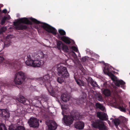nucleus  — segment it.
<instances>
[{"label": "nucleus", "mask_w": 130, "mask_h": 130, "mask_svg": "<svg viewBox=\"0 0 130 130\" xmlns=\"http://www.w3.org/2000/svg\"><path fill=\"white\" fill-rule=\"evenodd\" d=\"M39 83L41 85L45 84V87L51 95L53 97H56L58 95V90L55 91L53 89V88L50 83V78L49 74L44 76L43 77L39 78Z\"/></svg>", "instance_id": "nucleus-1"}, {"label": "nucleus", "mask_w": 130, "mask_h": 130, "mask_svg": "<svg viewBox=\"0 0 130 130\" xmlns=\"http://www.w3.org/2000/svg\"><path fill=\"white\" fill-rule=\"evenodd\" d=\"M32 56L35 58L32 67L35 68L42 67L46 60V58L47 57V55L44 54L42 52L38 54L37 53H34L33 54Z\"/></svg>", "instance_id": "nucleus-2"}, {"label": "nucleus", "mask_w": 130, "mask_h": 130, "mask_svg": "<svg viewBox=\"0 0 130 130\" xmlns=\"http://www.w3.org/2000/svg\"><path fill=\"white\" fill-rule=\"evenodd\" d=\"M62 109L63 110L62 112V114L63 116V119L67 125H69L72 124L74 120L73 118L77 119L79 117V113L77 111L74 110H73L70 112L71 116L64 115L63 110L67 109V108L63 107H62Z\"/></svg>", "instance_id": "nucleus-3"}, {"label": "nucleus", "mask_w": 130, "mask_h": 130, "mask_svg": "<svg viewBox=\"0 0 130 130\" xmlns=\"http://www.w3.org/2000/svg\"><path fill=\"white\" fill-rule=\"evenodd\" d=\"M20 23H24L26 24L32 25V22L27 18H23L20 19L17 21L13 22V25L15 26V28L18 30H23L27 29L28 26L23 24H20Z\"/></svg>", "instance_id": "nucleus-4"}, {"label": "nucleus", "mask_w": 130, "mask_h": 130, "mask_svg": "<svg viewBox=\"0 0 130 130\" xmlns=\"http://www.w3.org/2000/svg\"><path fill=\"white\" fill-rule=\"evenodd\" d=\"M58 75L61 77H58L57 78V82L60 84H61L64 82L63 78L65 79L68 77L69 74L66 67L60 66L57 68Z\"/></svg>", "instance_id": "nucleus-5"}, {"label": "nucleus", "mask_w": 130, "mask_h": 130, "mask_svg": "<svg viewBox=\"0 0 130 130\" xmlns=\"http://www.w3.org/2000/svg\"><path fill=\"white\" fill-rule=\"evenodd\" d=\"M30 20L33 23L37 24H42L41 27L47 32L52 33L54 35L57 34V30L54 27L48 24L44 23H42L36 19L32 18H30Z\"/></svg>", "instance_id": "nucleus-6"}, {"label": "nucleus", "mask_w": 130, "mask_h": 130, "mask_svg": "<svg viewBox=\"0 0 130 130\" xmlns=\"http://www.w3.org/2000/svg\"><path fill=\"white\" fill-rule=\"evenodd\" d=\"M24 73L22 71L19 72L15 74L14 81L16 84L20 85L24 80L25 78Z\"/></svg>", "instance_id": "nucleus-7"}, {"label": "nucleus", "mask_w": 130, "mask_h": 130, "mask_svg": "<svg viewBox=\"0 0 130 130\" xmlns=\"http://www.w3.org/2000/svg\"><path fill=\"white\" fill-rule=\"evenodd\" d=\"M92 125L93 127L99 129V130H108V127L105 125L104 122L99 120L93 122Z\"/></svg>", "instance_id": "nucleus-8"}, {"label": "nucleus", "mask_w": 130, "mask_h": 130, "mask_svg": "<svg viewBox=\"0 0 130 130\" xmlns=\"http://www.w3.org/2000/svg\"><path fill=\"white\" fill-rule=\"evenodd\" d=\"M28 122L31 127H38L39 126V120L36 118L31 117Z\"/></svg>", "instance_id": "nucleus-9"}, {"label": "nucleus", "mask_w": 130, "mask_h": 130, "mask_svg": "<svg viewBox=\"0 0 130 130\" xmlns=\"http://www.w3.org/2000/svg\"><path fill=\"white\" fill-rule=\"evenodd\" d=\"M47 125L48 128L50 130H55L57 128V125L56 122L54 121L50 120L48 123H47Z\"/></svg>", "instance_id": "nucleus-10"}, {"label": "nucleus", "mask_w": 130, "mask_h": 130, "mask_svg": "<svg viewBox=\"0 0 130 130\" xmlns=\"http://www.w3.org/2000/svg\"><path fill=\"white\" fill-rule=\"evenodd\" d=\"M17 100L19 102L23 103L24 105H27L29 104V101L22 95H20L16 98Z\"/></svg>", "instance_id": "nucleus-11"}, {"label": "nucleus", "mask_w": 130, "mask_h": 130, "mask_svg": "<svg viewBox=\"0 0 130 130\" xmlns=\"http://www.w3.org/2000/svg\"><path fill=\"white\" fill-rule=\"evenodd\" d=\"M0 116L3 118H7L9 117L10 113L6 109H0Z\"/></svg>", "instance_id": "nucleus-12"}, {"label": "nucleus", "mask_w": 130, "mask_h": 130, "mask_svg": "<svg viewBox=\"0 0 130 130\" xmlns=\"http://www.w3.org/2000/svg\"><path fill=\"white\" fill-rule=\"evenodd\" d=\"M33 57H31V56L29 55H28L27 58V60L25 62V63L28 66L33 67V63L34 61V60L32 58Z\"/></svg>", "instance_id": "nucleus-13"}, {"label": "nucleus", "mask_w": 130, "mask_h": 130, "mask_svg": "<svg viewBox=\"0 0 130 130\" xmlns=\"http://www.w3.org/2000/svg\"><path fill=\"white\" fill-rule=\"evenodd\" d=\"M84 123L82 121L76 122L74 124L75 127L79 129H83L84 128Z\"/></svg>", "instance_id": "nucleus-14"}, {"label": "nucleus", "mask_w": 130, "mask_h": 130, "mask_svg": "<svg viewBox=\"0 0 130 130\" xmlns=\"http://www.w3.org/2000/svg\"><path fill=\"white\" fill-rule=\"evenodd\" d=\"M57 37L58 38H61L63 42L67 44H69L71 43L70 39L67 37L65 36L61 37L59 34H58Z\"/></svg>", "instance_id": "nucleus-15"}, {"label": "nucleus", "mask_w": 130, "mask_h": 130, "mask_svg": "<svg viewBox=\"0 0 130 130\" xmlns=\"http://www.w3.org/2000/svg\"><path fill=\"white\" fill-rule=\"evenodd\" d=\"M97 117L100 119L104 120L107 119L106 114L105 113H102L100 112H98L97 113Z\"/></svg>", "instance_id": "nucleus-16"}, {"label": "nucleus", "mask_w": 130, "mask_h": 130, "mask_svg": "<svg viewBox=\"0 0 130 130\" xmlns=\"http://www.w3.org/2000/svg\"><path fill=\"white\" fill-rule=\"evenodd\" d=\"M78 76L76 74L74 75V78L75 81L77 84L79 86H84V82L79 79Z\"/></svg>", "instance_id": "nucleus-17"}, {"label": "nucleus", "mask_w": 130, "mask_h": 130, "mask_svg": "<svg viewBox=\"0 0 130 130\" xmlns=\"http://www.w3.org/2000/svg\"><path fill=\"white\" fill-rule=\"evenodd\" d=\"M70 96L68 94H62L61 95V99L64 102H66L69 101L70 99Z\"/></svg>", "instance_id": "nucleus-18"}, {"label": "nucleus", "mask_w": 130, "mask_h": 130, "mask_svg": "<svg viewBox=\"0 0 130 130\" xmlns=\"http://www.w3.org/2000/svg\"><path fill=\"white\" fill-rule=\"evenodd\" d=\"M82 96H83L80 98L79 100V101L80 103L85 102L86 100L87 94L85 93H83Z\"/></svg>", "instance_id": "nucleus-19"}, {"label": "nucleus", "mask_w": 130, "mask_h": 130, "mask_svg": "<svg viewBox=\"0 0 130 130\" xmlns=\"http://www.w3.org/2000/svg\"><path fill=\"white\" fill-rule=\"evenodd\" d=\"M95 99L98 101L102 102L103 101V97L100 93H96L95 94Z\"/></svg>", "instance_id": "nucleus-20"}, {"label": "nucleus", "mask_w": 130, "mask_h": 130, "mask_svg": "<svg viewBox=\"0 0 130 130\" xmlns=\"http://www.w3.org/2000/svg\"><path fill=\"white\" fill-rule=\"evenodd\" d=\"M115 82V85L117 87H119L121 85L123 86L125 84V82L122 80H114Z\"/></svg>", "instance_id": "nucleus-21"}, {"label": "nucleus", "mask_w": 130, "mask_h": 130, "mask_svg": "<svg viewBox=\"0 0 130 130\" xmlns=\"http://www.w3.org/2000/svg\"><path fill=\"white\" fill-rule=\"evenodd\" d=\"M64 44L60 41L57 40V47L58 49L60 51L62 48V46Z\"/></svg>", "instance_id": "nucleus-22"}, {"label": "nucleus", "mask_w": 130, "mask_h": 130, "mask_svg": "<svg viewBox=\"0 0 130 130\" xmlns=\"http://www.w3.org/2000/svg\"><path fill=\"white\" fill-rule=\"evenodd\" d=\"M47 100V97L45 95L43 96L42 97H40L38 98L37 100L38 101L40 104L42 103H43L44 102H46Z\"/></svg>", "instance_id": "nucleus-23"}, {"label": "nucleus", "mask_w": 130, "mask_h": 130, "mask_svg": "<svg viewBox=\"0 0 130 130\" xmlns=\"http://www.w3.org/2000/svg\"><path fill=\"white\" fill-rule=\"evenodd\" d=\"M95 106L97 108H99L101 110L104 111L105 110V108L104 106L99 103H96Z\"/></svg>", "instance_id": "nucleus-24"}, {"label": "nucleus", "mask_w": 130, "mask_h": 130, "mask_svg": "<svg viewBox=\"0 0 130 130\" xmlns=\"http://www.w3.org/2000/svg\"><path fill=\"white\" fill-rule=\"evenodd\" d=\"M10 17L9 16L7 17L5 16H4L2 18V20H1L0 24L2 25H3L5 23L6 21L7 20H9L10 19Z\"/></svg>", "instance_id": "nucleus-25"}, {"label": "nucleus", "mask_w": 130, "mask_h": 130, "mask_svg": "<svg viewBox=\"0 0 130 130\" xmlns=\"http://www.w3.org/2000/svg\"><path fill=\"white\" fill-rule=\"evenodd\" d=\"M103 93L106 96H109L111 94L110 91L108 89H104L103 91Z\"/></svg>", "instance_id": "nucleus-26"}, {"label": "nucleus", "mask_w": 130, "mask_h": 130, "mask_svg": "<svg viewBox=\"0 0 130 130\" xmlns=\"http://www.w3.org/2000/svg\"><path fill=\"white\" fill-rule=\"evenodd\" d=\"M111 69V68L108 65H106L103 70L104 72V73H107V72H110Z\"/></svg>", "instance_id": "nucleus-27"}, {"label": "nucleus", "mask_w": 130, "mask_h": 130, "mask_svg": "<svg viewBox=\"0 0 130 130\" xmlns=\"http://www.w3.org/2000/svg\"><path fill=\"white\" fill-rule=\"evenodd\" d=\"M61 50L64 52L67 53L69 52L70 51V49L68 48V46L65 44L62 46Z\"/></svg>", "instance_id": "nucleus-28"}, {"label": "nucleus", "mask_w": 130, "mask_h": 130, "mask_svg": "<svg viewBox=\"0 0 130 130\" xmlns=\"http://www.w3.org/2000/svg\"><path fill=\"white\" fill-rule=\"evenodd\" d=\"M113 121L115 126L117 127L120 124L121 121L118 119H115L113 120Z\"/></svg>", "instance_id": "nucleus-29"}, {"label": "nucleus", "mask_w": 130, "mask_h": 130, "mask_svg": "<svg viewBox=\"0 0 130 130\" xmlns=\"http://www.w3.org/2000/svg\"><path fill=\"white\" fill-rule=\"evenodd\" d=\"M58 31L60 36L61 35L64 36L66 35V33L65 31L62 29H59L58 30Z\"/></svg>", "instance_id": "nucleus-30"}, {"label": "nucleus", "mask_w": 130, "mask_h": 130, "mask_svg": "<svg viewBox=\"0 0 130 130\" xmlns=\"http://www.w3.org/2000/svg\"><path fill=\"white\" fill-rule=\"evenodd\" d=\"M90 84L93 87H97L98 85L96 84V83L91 78V80Z\"/></svg>", "instance_id": "nucleus-31"}, {"label": "nucleus", "mask_w": 130, "mask_h": 130, "mask_svg": "<svg viewBox=\"0 0 130 130\" xmlns=\"http://www.w3.org/2000/svg\"><path fill=\"white\" fill-rule=\"evenodd\" d=\"M0 130H7L5 125L2 123H0Z\"/></svg>", "instance_id": "nucleus-32"}, {"label": "nucleus", "mask_w": 130, "mask_h": 130, "mask_svg": "<svg viewBox=\"0 0 130 130\" xmlns=\"http://www.w3.org/2000/svg\"><path fill=\"white\" fill-rule=\"evenodd\" d=\"M105 74H107L108 75L111 76V79H112L113 80H114V79L113 78V77L115 76L111 72H107V73H105Z\"/></svg>", "instance_id": "nucleus-33"}, {"label": "nucleus", "mask_w": 130, "mask_h": 130, "mask_svg": "<svg viewBox=\"0 0 130 130\" xmlns=\"http://www.w3.org/2000/svg\"><path fill=\"white\" fill-rule=\"evenodd\" d=\"M7 28L6 27L3 26L0 29V33L2 34L3 32L5 31L6 30Z\"/></svg>", "instance_id": "nucleus-34"}, {"label": "nucleus", "mask_w": 130, "mask_h": 130, "mask_svg": "<svg viewBox=\"0 0 130 130\" xmlns=\"http://www.w3.org/2000/svg\"><path fill=\"white\" fill-rule=\"evenodd\" d=\"M5 60L3 57L0 56V63H6V62H5Z\"/></svg>", "instance_id": "nucleus-35"}, {"label": "nucleus", "mask_w": 130, "mask_h": 130, "mask_svg": "<svg viewBox=\"0 0 130 130\" xmlns=\"http://www.w3.org/2000/svg\"><path fill=\"white\" fill-rule=\"evenodd\" d=\"M24 127L22 126H18L15 129V130H25Z\"/></svg>", "instance_id": "nucleus-36"}, {"label": "nucleus", "mask_w": 130, "mask_h": 130, "mask_svg": "<svg viewBox=\"0 0 130 130\" xmlns=\"http://www.w3.org/2000/svg\"><path fill=\"white\" fill-rule=\"evenodd\" d=\"M70 48L73 50L75 52H77L78 51V50L77 48L74 46H72Z\"/></svg>", "instance_id": "nucleus-37"}, {"label": "nucleus", "mask_w": 130, "mask_h": 130, "mask_svg": "<svg viewBox=\"0 0 130 130\" xmlns=\"http://www.w3.org/2000/svg\"><path fill=\"white\" fill-rule=\"evenodd\" d=\"M120 110L121 111L123 112H125L126 111V109H125L124 108L123 106H120L119 108Z\"/></svg>", "instance_id": "nucleus-38"}, {"label": "nucleus", "mask_w": 130, "mask_h": 130, "mask_svg": "<svg viewBox=\"0 0 130 130\" xmlns=\"http://www.w3.org/2000/svg\"><path fill=\"white\" fill-rule=\"evenodd\" d=\"M87 59V58H86V57H83L82 59V61H83V62H85V61H86Z\"/></svg>", "instance_id": "nucleus-39"}, {"label": "nucleus", "mask_w": 130, "mask_h": 130, "mask_svg": "<svg viewBox=\"0 0 130 130\" xmlns=\"http://www.w3.org/2000/svg\"><path fill=\"white\" fill-rule=\"evenodd\" d=\"M81 69H80V70L82 71V72L84 73L85 72L84 70V68L82 67H81Z\"/></svg>", "instance_id": "nucleus-40"}, {"label": "nucleus", "mask_w": 130, "mask_h": 130, "mask_svg": "<svg viewBox=\"0 0 130 130\" xmlns=\"http://www.w3.org/2000/svg\"><path fill=\"white\" fill-rule=\"evenodd\" d=\"M2 12L3 13H6L7 12V10L6 9H5L3 10Z\"/></svg>", "instance_id": "nucleus-41"}, {"label": "nucleus", "mask_w": 130, "mask_h": 130, "mask_svg": "<svg viewBox=\"0 0 130 130\" xmlns=\"http://www.w3.org/2000/svg\"><path fill=\"white\" fill-rule=\"evenodd\" d=\"M5 85L8 87H9V86H10L11 85L10 84H9L8 83H6Z\"/></svg>", "instance_id": "nucleus-42"}, {"label": "nucleus", "mask_w": 130, "mask_h": 130, "mask_svg": "<svg viewBox=\"0 0 130 130\" xmlns=\"http://www.w3.org/2000/svg\"><path fill=\"white\" fill-rule=\"evenodd\" d=\"M9 130H15L13 128L9 127Z\"/></svg>", "instance_id": "nucleus-43"}, {"label": "nucleus", "mask_w": 130, "mask_h": 130, "mask_svg": "<svg viewBox=\"0 0 130 130\" xmlns=\"http://www.w3.org/2000/svg\"><path fill=\"white\" fill-rule=\"evenodd\" d=\"M72 53L76 55L75 53L73 51H72Z\"/></svg>", "instance_id": "nucleus-44"}, {"label": "nucleus", "mask_w": 130, "mask_h": 130, "mask_svg": "<svg viewBox=\"0 0 130 130\" xmlns=\"http://www.w3.org/2000/svg\"><path fill=\"white\" fill-rule=\"evenodd\" d=\"M3 6V5H2V6H1V7H0V8H1L2 7V6Z\"/></svg>", "instance_id": "nucleus-45"}, {"label": "nucleus", "mask_w": 130, "mask_h": 130, "mask_svg": "<svg viewBox=\"0 0 130 130\" xmlns=\"http://www.w3.org/2000/svg\"><path fill=\"white\" fill-rule=\"evenodd\" d=\"M42 122V121H40V122Z\"/></svg>", "instance_id": "nucleus-46"}]
</instances>
